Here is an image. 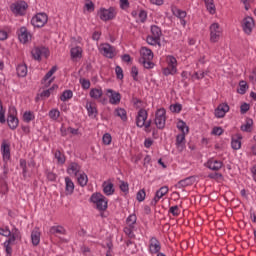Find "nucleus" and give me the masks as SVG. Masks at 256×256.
Segmentation results:
<instances>
[{
  "label": "nucleus",
  "mask_w": 256,
  "mask_h": 256,
  "mask_svg": "<svg viewBox=\"0 0 256 256\" xmlns=\"http://www.w3.org/2000/svg\"><path fill=\"white\" fill-rule=\"evenodd\" d=\"M153 51L147 47H142L140 49V63L145 69H153L155 63H153Z\"/></svg>",
  "instance_id": "obj_1"
},
{
  "label": "nucleus",
  "mask_w": 256,
  "mask_h": 256,
  "mask_svg": "<svg viewBox=\"0 0 256 256\" xmlns=\"http://www.w3.org/2000/svg\"><path fill=\"white\" fill-rule=\"evenodd\" d=\"M21 240V231H19V228H17L15 225H13V234L10 238H8L4 242V248L6 251V256H11L13 253V248H11L12 243H15V241Z\"/></svg>",
  "instance_id": "obj_2"
},
{
  "label": "nucleus",
  "mask_w": 256,
  "mask_h": 256,
  "mask_svg": "<svg viewBox=\"0 0 256 256\" xmlns=\"http://www.w3.org/2000/svg\"><path fill=\"white\" fill-rule=\"evenodd\" d=\"M147 117H149L147 110L140 109L136 116L137 127H139L140 129L144 127L145 131H149L152 121L151 120L147 121Z\"/></svg>",
  "instance_id": "obj_3"
},
{
  "label": "nucleus",
  "mask_w": 256,
  "mask_h": 256,
  "mask_svg": "<svg viewBox=\"0 0 256 256\" xmlns=\"http://www.w3.org/2000/svg\"><path fill=\"white\" fill-rule=\"evenodd\" d=\"M167 67L162 69L163 75L169 77V75L177 74V58L173 55L166 56Z\"/></svg>",
  "instance_id": "obj_4"
},
{
  "label": "nucleus",
  "mask_w": 256,
  "mask_h": 256,
  "mask_svg": "<svg viewBox=\"0 0 256 256\" xmlns=\"http://www.w3.org/2000/svg\"><path fill=\"white\" fill-rule=\"evenodd\" d=\"M90 201L91 203H94V205H96L98 211H105L107 209V198L99 192L92 194V196L90 197Z\"/></svg>",
  "instance_id": "obj_5"
},
{
  "label": "nucleus",
  "mask_w": 256,
  "mask_h": 256,
  "mask_svg": "<svg viewBox=\"0 0 256 256\" xmlns=\"http://www.w3.org/2000/svg\"><path fill=\"white\" fill-rule=\"evenodd\" d=\"M209 31L211 43H218V41L223 37V27H221L217 22H214L209 26Z\"/></svg>",
  "instance_id": "obj_6"
},
{
  "label": "nucleus",
  "mask_w": 256,
  "mask_h": 256,
  "mask_svg": "<svg viewBox=\"0 0 256 256\" xmlns=\"http://www.w3.org/2000/svg\"><path fill=\"white\" fill-rule=\"evenodd\" d=\"M98 51L106 59H114L117 56V49L109 43H102L98 46Z\"/></svg>",
  "instance_id": "obj_7"
},
{
  "label": "nucleus",
  "mask_w": 256,
  "mask_h": 256,
  "mask_svg": "<svg viewBox=\"0 0 256 256\" xmlns=\"http://www.w3.org/2000/svg\"><path fill=\"white\" fill-rule=\"evenodd\" d=\"M29 5L25 1H17L10 6V10L16 17H23L27 13Z\"/></svg>",
  "instance_id": "obj_8"
},
{
  "label": "nucleus",
  "mask_w": 256,
  "mask_h": 256,
  "mask_svg": "<svg viewBox=\"0 0 256 256\" xmlns=\"http://www.w3.org/2000/svg\"><path fill=\"white\" fill-rule=\"evenodd\" d=\"M167 122V111L165 108H159L155 113L154 123L157 129H165V123Z\"/></svg>",
  "instance_id": "obj_9"
},
{
  "label": "nucleus",
  "mask_w": 256,
  "mask_h": 256,
  "mask_svg": "<svg viewBox=\"0 0 256 256\" xmlns=\"http://www.w3.org/2000/svg\"><path fill=\"white\" fill-rule=\"evenodd\" d=\"M98 16L101 19V21H111L115 19L117 16V12L115 11V8H100L98 11Z\"/></svg>",
  "instance_id": "obj_10"
},
{
  "label": "nucleus",
  "mask_w": 256,
  "mask_h": 256,
  "mask_svg": "<svg viewBox=\"0 0 256 256\" xmlns=\"http://www.w3.org/2000/svg\"><path fill=\"white\" fill-rule=\"evenodd\" d=\"M49 17L45 13H37L35 16L32 17L31 19V25L33 27H45Z\"/></svg>",
  "instance_id": "obj_11"
},
{
  "label": "nucleus",
  "mask_w": 256,
  "mask_h": 256,
  "mask_svg": "<svg viewBox=\"0 0 256 256\" xmlns=\"http://www.w3.org/2000/svg\"><path fill=\"white\" fill-rule=\"evenodd\" d=\"M242 29L246 35H251L255 29V20L251 16H247L242 20Z\"/></svg>",
  "instance_id": "obj_12"
},
{
  "label": "nucleus",
  "mask_w": 256,
  "mask_h": 256,
  "mask_svg": "<svg viewBox=\"0 0 256 256\" xmlns=\"http://www.w3.org/2000/svg\"><path fill=\"white\" fill-rule=\"evenodd\" d=\"M55 73H57V66H53L49 71L48 73L44 76V78L42 79L41 81V84L44 86V87H50L51 86V83H53V81H55Z\"/></svg>",
  "instance_id": "obj_13"
},
{
  "label": "nucleus",
  "mask_w": 256,
  "mask_h": 256,
  "mask_svg": "<svg viewBox=\"0 0 256 256\" xmlns=\"http://www.w3.org/2000/svg\"><path fill=\"white\" fill-rule=\"evenodd\" d=\"M32 56L36 61H40L43 57L47 59L49 57V49L45 47H36L32 50Z\"/></svg>",
  "instance_id": "obj_14"
},
{
  "label": "nucleus",
  "mask_w": 256,
  "mask_h": 256,
  "mask_svg": "<svg viewBox=\"0 0 256 256\" xmlns=\"http://www.w3.org/2000/svg\"><path fill=\"white\" fill-rule=\"evenodd\" d=\"M106 95L109 98V103L111 105H119V103H121V93L116 92L113 89H107Z\"/></svg>",
  "instance_id": "obj_15"
},
{
  "label": "nucleus",
  "mask_w": 256,
  "mask_h": 256,
  "mask_svg": "<svg viewBox=\"0 0 256 256\" xmlns=\"http://www.w3.org/2000/svg\"><path fill=\"white\" fill-rule=\"evenodd\" d=\"M229 104L228 103H221L217 106L214 110V115L216 119H223L227 113H229Z\"/></svg>",
  "instance_id": "obj_16"
},
{
  "label": "nucleus",
  "mask_w": 256,
  "mask_h": 256,
  "mask_svg": "<svg viewBox=\"0 0 256 256\" xmlns=\"http://www.w3.org/2000/svg\"><path fill=\"white\" fill-rule=\"evenodd\" d=\"M18 39L20 43H29V41H31V32H29L27 27L22 26L18 30Z\"/></svg>",
  "instance_id": "obj_17"
},
{
  "label": "nucleus",
  "mask_w": 256,
  "mask_h": 256,
  "mask_svg": "<svg viewBox=\"0 0 256 256\" xmlns=\"http://www.w3.org/2000/svg\"><path fill=\"white\" fill-rule=\"evenodd\" d=\"M102 189L104 195H106L107 197H111V195L115 194V184H113L111 180L104 181L102 183Z\"/></svg>",
  "instance_id": "obj_18"
},
{
  "label": "nucleus",
  "mask_w": 256,
  "mask_h": 256,
  "mask_svg": "<svg viewBox=\"0 0 256 256\" xmlns=\"http://www.w3.org/2000/svg\"><path fill=\"white\" fill-rule=\"evenodd\" d=\"M149 251L152 255H155L161 251V242L156 237L150 238Z\"/></svg>",
  "instance_id": "obj_19"
},
{
  "label": "nucleus",
  "mask_w": 256,
  "mask_h": 256,
  "mask_svg": "<svg viewBox=\"0 0 256 256\" xmlns=\"http://www.w3.org/2000/svg\"><path fill=\"white\" fill-rule=\"evenodd\" d=\"M132 17L136 19V23H145L147 21V11L141 9L138 12L136 10L131 12Z\"/></svg>",
  "instance_id": "obj_20"
},
{
  "label": "nucleus",
  "mask_w": 256,
  "mask_h": 256,
  "mask_svg": "<svg viewBox=\"0 0 256 256\" xmlns=\"http://www.w3.org/2000/svg\"><path fill=\"white\" fill-rule=\"evenodd\" d=\"M1 153L3 157V161L7 162L9 161V159H11V145L6 141L2 142Z\"/></svg>",
  "instance_id": "obj_21"
},
{
  "label": "nucleus",
  "mask_w": 256,
  "mask_h": 256,
  "mask_svg": "<svg viewBox=\"0 0 256 256\" xmlns=\"http://www.w3.org/2000/svg\"><path fill=\"white\" fill-rule=\"evenodd\" d=\"M205 167L210 169V171H219L223 167V162L216 159H209Z\"/></svg>",
  "instance_id": "obj_22"
},
{
  "label": "nucleus",
  "mask_w": 256,
  "mask_h": 256,
  "mask_svg": "<svg viewBox=\"0 0 256 256\" xmlns=\"http://www.w3.org/2000/svg\"><path fill=\"white\" fill-rule=\"evenodd\" d=\"M70 57L72 61H79L83 57V48L74 46L70 49Z\"/></svg>",
  "instance_id": "obj_23"
},
{
  "label": "nucleus",
  "mask_w": 256,
  "mask_h": 256,
  "mask_svg": "<svg viewBox=\"0 0 256 256\" xmlns=\"http://www.w3.org/2000/svg\"><path fill=\"white\" fill-rule=\"evenodd\" d=\"M86 111L88 113V117L95 119L97 117V106L93 102H86Z\"/></svg>",
  "instance_id": "obj_24"
},
{
  "label": "nucleus",
  "mask_w": 256,
  "mask_h": 256,
  "mask_svg": "<svg viewBox=\"0 0 256 256\" xmlns=\"http://www.w3.org/2000/svg\"><path fill=\"white\" fill-rule=\"evenodd\" d=\"M64 181H65V193H66V195H73V193L75 191V183L69 177H65Z\"/></svg>",
  "instance_id": "obj_25"
},
{
  "label": "nucleus",
  "mask_w": 256,
  "mask_h": 256,
  "mask_svg": "<svg viewBox=\"0 0 256 256\" xmlns=\"http://www.w3.org/2000/svg\"><path fill=\"white\" fill-rule=\"evenodd\" d=\"M79 171H81V165L76 162L70 163L67 168L68 175H74V177H77V175H79Z\"/></svg>",
  "instance_id": "obj_26"
},
{
  "label": "nucleus",
  "mask_w": 256,
  "mask_h": 256,
  "mask_svg": "<svg viewBox=\"0 0 256 256\" xmlns=\"http://www.w3.org/2000/svg\"><path fill=\"white\" fill-rule=\"evenodd\" d=\"M50 235H67V230L61 225L51 226L49 229Z\"/></svg>",
  "instance_id": "obj_27"
},
{
  "label": "nucleus",
  "mask_w": 256,
  "mask_h": 256,
  "mask_svg": "<svg viewBox=\"0 0 256 256\" xmlns=\"http://www.w3.org/2000/svg\"><path fill=\"white\" fill-rule=\"evenodd\" d=\"M31 243L34 247H37L41 243V232L39 229H35L31 232Z\"/></svg>",
  "instance_id": "obj_28"
},
{
  "label": "nucleus",
  "mask_w": 256,
  "mask_h": 256,
  "mask_svg": "<svg viewBox=\"0 0 256 256\" xmlns=\"http://www.w3.org/2000/svg\"><path fill=\"white\" fill-rule=\"evenodd\" d=\"M7 123H8V127L13 131H15V129L19 127V118H17V116L8 115Z\"/></svg>",
  "instance_id": "obj_29"
},
{
  "label": "nucleus",
  "mask_w": 256,
  "mask_h": 256,
  "mask_svg": "<svg viewBox=\"0 0 256 256\" xmlns=\"http://www.w3.org/2000/svg\"><path fill=\"white\" fill-rule=\"evenodd\" d=\"M206 10L210 15H215L217 13V8L215 7V1L214 0H203Z\"/></svg>",
  "instance_id": "obj_30"
},
{
  "label": "nucleus",
  "mask_w": 256,
  "mask_h": 256,
  "mask_svg": "<svg viewBox=\"0 0 256 256\" xmlns=\"http://www.w3.org/2000/svg\"><path fill=\"white\" fill-rule=\"evenodd\" d=\"M190 185H193V177H187L185 179L180 180L176 187L177 189H183L185 187H189Z\"/></svg>",
  "instance_id": "obj_31"
},
{
  "label": "nucleus",
  "mask_w": 256,
  "mask_h": 256,
  "mask_svg": "<svg viewBox=\"0 0 256 256\" xmlns=\"http://www.w3.org/2000/svg\"><path fill=\"white\" fill-rule=\"evenodd\" d=\"M242 139H243V137L241 135H236V137H233L232 141H231L232 149H234L235 151H239V149H241V140Z\"/></svg>",
  "instance_id": "obj_32"
},
{
  "label": "nucleus",
  "mask_w": 256,
  "mask_h": 256,
  "mask_svg": "<svg viewBox=\"0 0 256 256\" xmlns=\"http://www.w3.org/2000/svg\"><path fill=\"white\" fill-rule=\"evenodd\" d=\"M91 99H101L103 97V89L101 88H92L89 93Z\"/></svg>",
  "instance_id": "obj_33"
},
{
  "label": "nucleus",
  "mask_w": 256,
  "mask_h": 256,
  "mask_svg": "<svg viewBox=\"0 0 256 256\" xmlns=\"http://www.w3.org/2000/svg\"><path fill=\"white\" fill-rule=\"evenodd\" d=\"M77 181L80 187L87 186V183H89V177L84 172L77 175Z\"/></svg>",
  "instance_id": "obj_34"
},
{
  "label": "nucleus",
  "mask_w": 256,
  "mask_h": 256,
  "mask_svg": "<svg viewBox=\"0 0 256 256\" xmlns=\"http://www.w3.org/2000/svg\"><path fill=\"white\" fill-rule=\"evenodd\" d=\"M176 127L182 134L188 135L189 134V126L183 120H179L176 124Z\"/></svg>",
  "instance_id": "obj_35"
},
{
  "label": "nucleus",
  "mask_w": 256,
  "mask_h": 256,
  "mask_svg": "<svg viewBox=\"0 0 256 256\" xmlns=\"http://www.w3.org/2000/svg\"><path fill=\"white\" fill-rule=\"evenodd\" d=\"M187 134H178L176 136V147L178 149H183L185 147V137H186Z\"/></svg>",
  "instance_id": "obj_36"
},
{
  "label": "nucleus",
  "mask_w": 256,
  "mask_h": 256,
  "mask_svg": "<svg viewBox=\"0 0 256 256\" xmlns=\"http://www.w3.org/2000/svg\"><path fill=\"white\" fill-rule=\"evenodd\" d=\"M135 225H137V215L130 214L126 218V227H134V229H135Z\"/></svg>",
  "instance_id": "obj_37"
},
{
  "label": "nucleus",
  "mask_w": 256,
  "mask_h": 256,
  "mask_svg": "<svg viewBox=\"0 0 256 256\" xmlns=\"http://www.w3.org/2000/svg\"><path fill=\"white\" fill-rule=\"evenodd\" d=\"M16 71H17L18 77H27V73H28L27 65L25 64L18 65L16 68Z\"/></svg>",
  "instance_id": "obj_38"
},
{
  "label": "nucleus",
  "mask_w": 256,
  "mask_h": 256,
  "mask_svg": "<svg viewBox=\"0 0 256 256\" xmlns=\"http://www.w3.org/2000/svg\"><path fill=\"white\" fill-rule=\"evenodd\" d=\"M48 116L52 121H58L59 117H61V112L59 109L54 108L49 111Z\"/></svg>",
  "instance_id": "obj_39"
},
{
  "label": "nucleus",
  "mask_w": 256,
  "mask_h": 256,
  "mask_svg": "<svg viewBox=\"0 0 256 256\" xmlns=\"http://www.w3.org/2000/svg\"><path fill=\"white\" fill-rule=\"evenodd\" d=\"M23 121L25 123H31V121H35V113L33 111H25L23 114Z\"/></svg>",
  "instance_id": "obj_40"
},
{
  "label": "nucleus",
  "mask_w": 256,
  "mask_h": 256,
  "mask_svg": "<svg viewBox=\"0 0 256 256\" xmlns=\"http://www.w3.org/2000/svg\"><path fill=\"white\" fill-rule=\"evenodd\" d=\"M114 113L116 117H120L123 121H127V111L124 108H116Z\"/></svg>",
  "instance_id": "obj_41"
},
{
  "label": "nucleus",
  "mask_w": 256,
  "mask_h": 256,
  "mask_svg": "<svg viewBox=\"0 0 256 256\" xmlns=\"http://www.w3.org/2000/svg\"><path fill=\"white\" fill-rule=\"evenodd\" d=\"M54 157L57 160V163L59 165H65V161H66L65 154L61 153V151L56 150Z\"/></svg>",
  "instance_id": "obj_42"
},
{
  "label": "nucleus",
  "mask_w": 256,
  "mask_h": 256,
  "mask_svg": "<svg viewBox=\"0 0 256 256\" xmlns=\"http://www.w3.org/2000/svg\"><path fill=\"white\" fill-rule=\"evenodd\" d=\"M251 129H253V120L248 119L246 120V123L241 126V131H244L245 133H251Z\"/></svg>",
  "instance_id": "obj_43"
},
{
  "label": "nucleus",
  "mask_w": 256,
  "mask_h": 256,
  "mask_svg": "<svg viewBox=\"0 0 256 256\" xmlns=\"http://www.w3.org/2000/svg\"><path fill=\"white\" fill-rule=\"evenodd\" d=\"M146 41L148 45H152L155 47L156 45H159L161 38H158L157 36L149 35L147 36Z\"/></svg>",
  "instance_id": "obj_44"
},
{
  "label": "nucleus",
  "mask_w": 256,
  "mask_h": 256,
  "mask_svg": "<svg viewBox=\"0 0 256 256\" xmlns=\"http://www.w3.org/2000/svg\"><path fill=\"white\" fill-rule=\"evenodd\" d=\"M0 235H2V237H9V239H11V237H13V227L12 230L9 229V226L0 228Z\"/></svg>",
  "instance_id": "obj_45"
},
{
  "label": "nucleus",
  "mask_w": 256,
  "mask_h": 256,
  "mask_svg": "<svg viewBox=\"0 0 256 256\" xmlns=\"http://www.w3.org/2000/svg\"><path fill=\"white\" fill-rule=\"evenodd\" d=\"M123 232L129 239H135V227L126 226L124 227Z\"/></svg>",
  "instance_id": "obj_46"
},
{
  "label": "nucleus",
  "mask_w": 256,
  "mask_h": 256,
  "mask_svg": "<svg viewBox=\"0 0 256 256\" xmlns=\"http://www.w3.org/2000/svg\"><path fill=\"white\" fill-rule=\"evenodd\" d=\"M169 193V187L167 186H162L157 192H156V196L158 199H163V197H165V195H167Z\"/></svg>",
  "instance_id": "obj_47"
},
{
  "label": "nucleus",
  "mask_w": 256,
  "mask_h": 256,
  "mask_svg": "<svg viewBox=\"0 0 256 256\" xmlns=\"http://www.w3.org/2000/svg\"><path fill=\"white\" fill-rule=\"evenodd\" d=\"M69 99H73V91L65 90L60 96V101H69Z\"/></svg>",
  "instance_id": "obj_48"
},
{
  "label": "nucleus",
  "mask_w": 256,
  "mask_h": 256,
  "mask_svg": "<svg viewBox=\"0 0 256 256\" xmlns=\"http://www.w3.org/2000/svg\"><path fill=\"white\" fill-rule=\"evenodd\" d=\"M151 35L153 37H158V39H161V35H162L161 28H159V26H157V25H152L151 26Z\"/></svg>",
  "instance_id": "obj_49"
},
{
  "label": "nucleus",
  "mask_w": 256,
  "mask_h": 256,
  "mask_svg": "<svg viewBox=\"0 0 256 256\" xmlns=\"http://www.w3.org/2000/svg\"><path fill=\"white\" fill-rule=\"evenodd\" d=\"M247 89H249V86L247 85L246 81H240L239 83V89H238V93L240 95H245V93H247Z\"/></svg>",
  "instance_id": "obj_50"
},
{
  "label": "nucleus",
  "mask_w": 256,
  "mask_h": 256,
  "mask_svg": "<svg viewBox=\"0 0 256 256\" xmlns=\"http://www.w3.org/2000/svg\"><path fill=\"white\" fill-rule=\"evenodd\" d=\"M56 89H59V86L57 84H53L51 88L44 90L41 93V97H50L51 93H53V91H55Z\"/></svg>",
  "instance_id": "obj_51"
},
{
  "label": "nucleus",
  "mask_w": 256,
  "mask_h": 256,
  "mask_svg": "<svg viewBox=\"0 0 256 256\" xmlns=\"http://www.w3.org/2000/svg\"><path fill=\"white\" fill-rule=\"evenodd\" d=\"M79 83H80L82 89H84V90H87L91 87V81H89V79L80 78Z\"/></svg>",
  "instance_id": "obj_52"
},
{
  "label": "nucleus",
  "mask_w": 256,
  "mask_h": 256,
  "mask_svg": "<svg viewBox=\"0 0 256 256\" xmlns=\"http://www.w3.org/2000/svg\"><path fill=\"white\" fill-rule=\"evenodd\" d=\"M169 213H171V215H173V217H179V215H181V209H179V206H177V205L171 206L169 208Z\"/></svg>",
  "instance_id": "obj_53"
},
{
  "label": "nucleus",
  "mask_w": 256,
  "mask_h": 256,
  "mask_svg": "<svg viewBox=\"0 0 256 256\" xmlns=\"http://www.w3.org/2000/svg\"><path fill=\"white\" fill-rule=\"evenodd\" d=\"M146 193H145V189H141L137 192L136 194V199L137 201H139V203L145 201V197H146Z\"/></svg>",
  "instance_id": "obj_54"
},
{
  "label": "nucleus",
  "mask_w": 256,
  "mask_h": 256,
  "mask_svg": "<svg viewBox=\"0 0 256 256\" xmlns=\"http://www.w3.org/2000/svg\"><path fill=\"white\" fill-rule=\"evenodd\" d=\"M5 108H3V102L0 100V123H6Z\"/></svg>",
  "instance_id": "obj_55"
},
{
  "label": "nucleus",
  "mask_w": 256,
  "mask_h": 256,
  "mask_svg": "<svg viewBox=\"0 0 256 256\" xmlns=\"http://www.w3.org/2000/svg\"><path fill=\"white\" fill-rule=\"evenodd\" d=\"M113 141V137L109 133H105L102 137V143L104 145H109Z\"/></svg>",
  "instance_id": "obj_56"
},
{
  "label": "nucleus",
  "mask_w": 256,
  "mask_h": 256,
  "mask_svg": "<svg viewBox=\"0 0 256 256\" xmlns=\"http://www.w3.org/2000/svg\"><path fill=\"white\" fill-rule=\"evenodd\" d=\"M86 11L89 13H92V11H95V4H93V1L88 0L84 5Z\"/></svg>",
  "instance_id": "obj_57"
},
{
  "label": "nucleus",
  "mask_w": 256,
  "mask_h": 256,
  "mask_svg": "<svg viewBox=\"0 0 256 256\" xmlns=\"http://www.w3.org/2000/svg\"><path fill=\"white\" fill-rule=\"evenodd\" d=\"M174 15L178 18V19H185V17H187V12L181 10V9H177L176 11H174Z\"/></svg>",
  "instance_id": "obj_58"
},
{
  "label": "nucleus",
  "mask_w": 256,
  "mask_h": 256,
  "mask_svg": "<svg viewBox=\"0 0 256 256\" xmlns=\"http://www.w3.org/2000/svg\"><path fill=\"white\" fill-rule=\"evenodd\" d=\"M138 75H139V69L136 68V66H133L131 68V76L134 79V81H139Z\"/></svg>",
  "instance_id": "obj_59"
},
{
  "label": "nucleus",
  "mask_w": 256,
  "mask_h": 256,
  "mask_svg": "<svg viewBox=\"0 0 256 256\" xmlns=\"http://www.w3.org/2000/svg\"><path fill=\"white\" fill-rule=\"evenodd\" d=\"M205 75H207V72H195L192 75V79H197V81L204 79Z\"/></svg>",
  "instance_id": "obj_60"
},
{
  "label": "nucleus",
  "mask_w": 256,
  "mask_h": 256,
  "mask_svg": "<svg viewBox=\"0 0 256 256\" xmlns=\"http://www.w3.org/2000/svg\"><path fill=\"white\" fill-rule=\"evenodd\" d=\"M115 73H116L117 79L123 80L124 75H123V68H121V66H116Z\"/></svg>",
  "instance_id": "obj_61"
},
{
  "label": "nucleus",
  "mask_w": 256,
  "mask_h": 256,
  "mask_svg": "<svg viewBox=\"0 0 256 256\" xmlns=\"http://www.w3.org/2000/svg\"><path fill=\"white\" fill-rule=\"evenodd\" d=\"M120 190L123 192V193H129V183L125 182V181H122L120 183Z\"/></svg>",
  "instance_id": "obj_62"
},
{
  "label": "nucleus",
  "mask_w": 256,
  "mask_h": 256,
  "mask_svg": "<svg viewBox=\"0 0 256 256\" xmlns=\"http://www.w3.org/2000/svg\"><path fill=\"white\" fill-rule=\"evenodd\" d=\"M249 109H251V107L249 106V104L243 103V104L240 106V113H241L242 115H245V113H247V111H249Z\"/></svg>",
  "instance_id": "obj_63"
},
{
  "label": "nucleus",
  "mask_w": 256,
  "mask_h": 256,
  "mask_svg": "<svg viewBox=\"0 0 256 256\" xmlns=\"http://www.w3.org/2000/svg\"><path fill=\"white\" fill-rule=\"evenodd\" d=\"M249 80L253 85H256V68H254L250 73Z\"/></svg>",
  "instance_id": "obj_64"
}]
</instances>
